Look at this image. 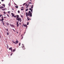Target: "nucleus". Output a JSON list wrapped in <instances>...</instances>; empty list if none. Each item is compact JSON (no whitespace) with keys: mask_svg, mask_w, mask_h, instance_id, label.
Instances as JSON below:
<instances>
[{"mask_svg":"<svg viewBox=\"0 0 64 64\" xmlns=\"http://www.w3.org/2000/svg\"><path fill=\"white\" fill-rule=\"evenodd\" d=\"M4 20V19L3 18H2V19L1 20L2 21H3Z\"/></svg>","mask_w":64,"mask_h":64,"instance_id":"obj_21","label":"nucleus"},{"mask_svg":"<svg viewBox=\"0 0 64 64\" xmlns=\"http://www.w3.org/2000/svg\"><path fill=\"white\" fill-rule=\"evenodd\" d=\"M12 42H13L14 43V42H14V41H13V40H12Z\"/></svg>","mask_w":64,"mask_h":64,"instance_id":"obj_42","label":"nucleus"},{"mask_svg":"<svg viewBox=\"0 0 64 64\" xmlns=\"http://www.w3.org/2000/svg\"><path fill=\"white\" fill-rule=\"evenodd\" d=\"M10 26L11 27H12V28L14 27V26L13 24H10Z\"/></svg>","mask_w":64,"mask_h":64,"instance_id":"obj_6","label":"nucleus"},{"mask_svg":"<svg viewBox=\"0 0 64 64\" xmlns=\"http://www.w3.org/2000/svg\"><path fill=\"white\" fill-rule=\"evenodd\" d=\"M21 44V43L20 42L19 44V46H20Z\"/></svg>","mask_w":64,"mask_h":64,"instance_id":"obj_19","label":"nucleus"},{"mask_svg":"<svg viewBox=\"0 0 64 64\" xmlns=\"http://www.w3.org/2000/svg\"><path fill=\"white\" fill-rule=\"evenodd\" d=\"M6 24L8 25V26L9 25V24L8 23V22H7L6 23Z\"/></svg>","mask_w":64,"mask_h":64,"instance_id":"obj_13","label":"nucleus"},{"mask_svg":"<svg viewBox=\"0 0 64 64\" xmlns=\"http://www.w3.org/2000/svg\"><path fill=\"white\" fill-rule=\"evenodd\" d=\"M1 3V2H0V4Z\"/></svg>","mask_w":64,"mask_h":64,"instance_id":"obj_52","label":"nucleus"},{"mask_svg":"<svg viewBox=\"0 0 64 64\" xmlns=\"http://www.w3.org/2000/svg\"><path fill=\"white\" fill-rule=\"evenodd\" d=\"M2 6H4V7H5V5L4 4H2Z\"/></svg>","mask_w":64,"mask_h":64,"instance_id":"obj_14","label":"nucleus"},{"mask_svg":"<svg viewBox=\"0 0 64 64\" xmlns=\"http://www.w3.org/2000/svg\"><path fill=\"white\" fill-rule=\"evenodd\" d=\"M12 30H14L13 29H12Z\"/></svg>","mask_w":64,"mask_h":64,"instance_id":"obj_50","label":"nucleus"},{"mask_svg":"<svg viewBox=\"0 0 64 64\" xmlns=\"http://www.w3.org/2000/svg\"><path fill=\"white\" fill-rule=\"evenodd\" d=\"M28 6L29 5V4H28Z\"/></svg>","mask_w":64,"mask_h":64,"instance_id":"obj_47","label":"nucleus"},{"mask_svg":"<svg viewBox=\"0 0 64 64\" xmlns=\"http://www.w3.org/2000/svg\"><path fill=\"white\" fill-rule=\"evenodd\" d=\"M19 16L18 15H16V19H17L18 18H19Z\"/></svg>","mask_w":64,"mask_h":64,"instance_id":"obj_9","label":"nucleus"},{"mask_svg":"<svg viewBox=\"0 0 64 64\" xmlns=\"http://www.w3.org/2000/svg\"><path fill=\"white\" fill-rule=\"evenodd\" d=\"M32 0H30V1H31Z\"/></svg>","mask_w":64,"mask_h":64,"instance_id":"obj_51","label":"nucleus"},{"mask_svg":"<svg viewBox=\"0 0 64 64\" xmlns=\"http://www.w3.org/2000/svg\"><path fill=\"white\" fill-rule=\"evenodd\" d=\"M28 8H27V9L26 10V11H28Z\"/></svg>","mask_w":64,"mask_h":64,"instance_id":"obj_24","label":"nucleus"},{"mask_svg":"<svg viewBox=\"0 0 64 64\" xmlns=\"http://www.w3.org/2000/svg\"><path fill=\"white\" fill-rule=\"evenodd\" d=\"M15 7H16V8H18V6H15Z\"/></svg>","mask_w":64,"mask_h":64,"instance_id":"obj_20","label":"nucleus"},{"mask_svg":"<svg viewBox=\"0 0 64 64\" xmlns=\"http://www.w3.org/2000/svg\"><path fill=\"white\" fill-rule=\"evenodd\" d=\"M14 30V32H15V30Z\"/></svg>","mask_w":64,"mask_h":64,"instance_id":"obj_46","label":"nucleus"},{"mask_svg":"<svg viewBox=\"0 0 64 64\" xmlns=\"http://www.w3.org/2000/svg\"><path fill=\"white\" fill-rule=\"evenodd\" d=\"M14 43L15 44H16L18 43V41L17 40H16V41L15 42H14Z\"/></svg>","mask_w":64,"mask_h":64,"instance_id":"obj_3","label":"nucleus"},{"mask_svg":"<svg viewBox=\"0 0 64 64\" xmlns=\"http://www.w3.org/2000/svg\"><path fill=\"white\" fill-rule=\"evenodd\" d=\"M4 14H6V12H3Z\"/></svg>","mask_w":64,"mask_h":64,"instance_id":"obj_17","label":"nucleus"},{"mask_svg":"<svg viewBox=\"0 0 64 64\" xmlns=\"http://www.w3.org/2000/svg\"><path fill=\"white\" fill-rule=\"evenodd\" d=\"M21 17H22V15H21Z\"/></svg>","mask_w":64,"mask_h":64,"instance_id":"obj_48","label":"nucleus"},{"mask_svg":"<svg viewBox=\"0 0 64 64\" xmlns=\"http://www.w3.org/2000/svg\"><path fill=\"white\" fill-rule=\"evenodd\" d=\"M28 3H29V4H32V3L31 2H29Z\"/></svg>","mask_w":64,"mask_h":64,"instance_id":"obj_28","label":"nucleus"},{"mask_svg":"<svg viewBox=\"0 0 64 64\" xmlns=\"http://www.w3.org/2000/svg\"><path fill=\"white\" fill-rule=\"evenodd\" d=\"M12 14V17H14V14L12 13V14Z\"/></svg>","mask_w":64,"mask_h":64,"instance_id":"obj_8","label":"nucleus"},{"mask_svg":"<svg viewBox=\"0 0 64 64\" xmlns=\"http://www.w3.org/2000/svg\"><path fill=\"white\" fill-rule=\"evenodd\" d=\"M32 9L31 8H29V10H31V12H32L31 13V12L30 11H29L28 13V12H26V15L27 17V19L28 20V21L29 20H30V18H29L28 17V16H29V17H32Z\"/></svg>","mask_w":64,"mask_h":64,"instance_id":"obj_1","label":"nucleus"},{"mask_svg":"<svg viewBox=\"0 0 64 64\" xmlns=\"http://www.w3.org/2000/svg\"><path fill=\"white\" fill-rule=\"evenodd\" d=\"M27 24L28 25L29 24V22H28Z\"/></svg>","mask_w":64,"mask_h":64,"instance_id":"obj_23","label":"nucleus"},{"mask_svg":"<svg viewBox=\"0 0 64 64\" xmlns=\"http://www.w3.org/2000/svg\"><path fill=\"white\" fill-rule=\"evenodd\" d=\"M2 16V19H3V17Z\"/></svg>","mask_w":64,"mask_h":64,"instance_id":"obj_32","label":"nucleus"},{"mask_svg":"<svg viewBox=\"0 0 64 64\" xmlns=\"http://www.w3.org/2000/svg\"><path fill=\"white\" fill-rule=\"evenodd\" d=\"M33 5H32V6H31V8L32 9V8H33Z\"/></svg>","mask_w":64,"mask_h":64,"instance_id":"obj_18","label":"nucleus"},{"mask_svg":"<svg viewBox=\"0 0 64 64\" xmlns=\"http://www.w3.org/2000/svg\"><path fill=\"white\" fill-rule=\"evenodd\" d=\"M17 33H18V32H17Z\"/></svg>","mask_w":64,"mask_h":64,"instance_id":"obj_54","label":"nucleus"},{"mask_svg":"<svg viewBox=\"0 0 64 64\" xmlns=\"http://www.w3.org/2000/svg\"><path fill=\"white\" fill-rule=\"evenodd\" d=\"M3 22V23H4V22L3 21V22Z\"/></svg>","mask_w":64,"mask_h":64,"instance_id":"obj_53","label":"nucleus"},{"mask_svg":"<svg viewBox=\"0 0 64 64\" xmlns=\"http://www.w3.org/2000/svg\"><path fill=\"white\" fill-rule=\"evenodd\" d=\"M19 24H21V22H19Z\"/></svg>","mask_w":64,"mask_h":64,"instance_id":"obj_41","label":"nucleus"},{"mask_svg":"<svg viewBox=\"0 0 64 64\" xmlns=\"http://www.w3.org/2000/svg\"><path fill=\"white\" fill-rule=\"evenodd\" d=\"M16 49H14V50H13V51H12V52H14V51H16Z\"/></svg>","mask_w":64,"mask_h":64,"instance_id":"obj_12","label":"nucleus"},{"mask_svg":"<svg viewBox=\"0 0 64 64\" xmlns=\"http://www.w3.org/2000/svg\"><path fill=\"white\" fill-rule=\"evenodd\" d=\"M12 10H14V9H13V8H12Z\"/></svg>","mask_w":64,"mask_h":64,"instance_id":"obj_44","label":"nucleus"},{"mask_svg":"<svg viewBox=\"0 0 64 64\" xmlns=\"http://www.w3.org/2000/svg\"><path fill=\"white\" fill-rule=\"evenodd\" d=\"M2 16V14H0V17H1V16Z\"/></svg>","mask_w":64,"mask_h":64,"instance_id":"obj_29","label":"nucleus"},{"mask_svg":"<svg viewBox=\"0 0 64 64\" xmlns=\"http://www.w3.org/2000/svg\"><path fill=\"white\" fill-rule=\"evenodd\" d=\"M9 50H11V51H12V48H9Z\"/></svg>","mask_w":64,"mask_h":64,"instance_id":"obj_7","label":"nucleus"},{"mask_svg":"<svg viewBox=\"0 0 64 64\" xmlns=\"http://www.w3.org/2000/svg\"><path fill=\"white\" fill-rule=\"evenodd\" d=\"M26 4V3H24V4H23V6H24V5H25V4Z\"/></svg>","mask_w":64,"mask_h":64,"instance_id":"obj_22","label":"nucleus"},{"mask_svg":"<svg viewBox=\"0 0 64 64\" xmlns=\"http://www.w3.org/2000/svg\"><path fill=\"white\" fill-rule=\"evenodd\" d=\"M4 23H3V25L4 26Z\"/></svg>","mask_w":64,"mask_h":64,"instance_id":"obj_39","label":"nucleus"},{"mask_svg":"<svg viewBox=\"0 0 64 64\" xmlns=\"http://www.w3.org/2000/svg\"><path fill=\"white\" fill-rule=\"evenodd\" d=\"M3 8H4V7H3V6H1V7H0V9H3Z\"/></svg>","mask_w":64,"mask_h":64,"instance_id":"obj_11","label":"nucleus"},{"mask_svg":"<svg viewBox=\"0 0 64 64\" xmlns=\"http://www.w3.org/2000/svg\"><path fill=\"white\" fill-rule=\"evenodd\" d=\"M22 45L23 46H22V49L24 50H25V47L24 46V44H22Z\"/></svg>","mask_w":64,"mask_h":64,"instance_id":"obj_4","label":"nucleus"},{"mask_svg":"<svg viewBox=\"0 0 64 64\" xmlns=\"http://www.w3.org/2000/svg\"><path fill=\"white\" fill-rule=\"evenodd\" d=\"M24 27H27V25L24 24Z\"/></svg>","mask_w":64,"mask_h":64,"instance_id":"obj_10","label":"nucleus"},{"mask_svg":"<svg viewBox=\"0 0 64 64\" xmlns=\"http://www.w3.org/2000/svg\"><path fill=\"white\" fill-rule=\"evenodd\" d=\"M16 22L17 23L16 25L17 26V27H18V26H19V24H18V22Z\"/></svg>","mask_w":64,"mask_h":64,"instance_id":"obj_5","label":"nucleus"},{"mask_svg":"<svg viewBox=\"0 0 64 64\" xmlns=\"http://www.w3.org/2000/svg\"><path fill=\"white\" fill-rule=\"evenodd\" d=\"M28 4H26V6H27Z\"/></svg>","mask_w":64,"mask_h":64,"instance_id":"obj_40","label":"nucleus"},{"mask_svg":"<svg viewBox=\"0 0 64 64\" xmlns=\"http://www.w3.org/2000/svg\"><path fill=\"white\" fill-rule=\"evenodd\" d=\"M10 12L8 11V14H10Z\"/></svg>","mask_w":64,"mask_h":64,"instance_id":"obj_30","label":"nucleus"},{"mask_svg":"<svg viewBox=\"0 0 64 64\" xmlns=\"http://www.w3.org/2000/svg\"><path fill=\"white\" fill-rule=\"evenodd\" d=\"M4 16H6L5 15V14H4Z\"/></svg>","mask_w":64,"mask_h":64,"instance_id":"obj_55","label":"nucleus"},{"mask_svg":"<svg viewBox=\"0 0 64 64\" xmlns=\"http://www.w3.org/2000/svg\"><path fill=\"white\" fill-rule=\"evenodd\" d=\"M14 4H15V5L16 6L17 5V4H16L15 3H14Z\"/></svg>","mask_w":64,"mask_h":64,"instance_id":"obj_43","label":"nucleus"},{"mask_svg":"<svg viewBox=\"0 0 64 64\" xmlns=\"http://www.w3.org/2000/svg\"><path fill=\"white\" fill-rule=\"evenodd\" d=\"M24 10V9H23V8H22L21 9V10Z\"/></svg>","mask_w":64,"mask_h":64,"instance_id":"obj_34","label":"nucleus"},{"mask_svg":"<svg viewBox=\"0 0 64 64\" xmlns=\"http://www.w3.org/2000/svg\"><path fill=\"white\" fill-rule=\"evenodd\" d=\"M22 8H24V7H22Z\"/></svg>","mask_w":64,"mask_h":64,"instance_id":"obj_45","label":"nucleus"},{"mask_svg":"<svg viewBox=\"0 0 64 64\" xmlns=\"http://www.w3.org/2000/svg\"><path fill=\"white\" fill-rule=\"evenodd\" d=\"M6 18V16H4V18Z\"/></svg>","mask_w":64,"mask_h":64,"instance_id":"obj_36","label":"nucleus"},{"mask_svg":"<svg viewBox=\"0 0 64 64\" xmlns=\"http://www.w3.org/2000/svg\"><path fill=\"white\" fill-rule=\"evenodd\" d=\"M22 36V35L21 36Z\"/></svg>","mask_w":64,"mask_h":64,"instance_id":"obj_56","label":"nucleus"},{"mask_svg":"<svg viewBox=\"0 0 64 64\" xmlns=\"http://www.w3.org/2000/svg\"><path fill=\"white\" fill-rule=\"evenodd\" d=\"M2 2H4V0H1Z\"/></svg>","mask_w":64,"mask_h":64,"instance_id":"obj_35","label":"nucleus"},{"mask_svg":"<svg viewBox=\"0 0 64 64\" xmlns=\"http://www.w3.org/2000/svg\"><path fill=\"white\" fill-rule=\"evenodd\" d=\"M2 10L4 11V10H5V9H4H4H2Z\"/></svg>","mask_w":64,"mask_h":64,"instance_id":"obj_15","label":"nucleus"},{"mask_svg":"<svg viewBox=\"0 0 64 64\" xmlns=\"http://www.w3.org/2000/svg\"><path fill=\"white\" fill-rule=\"evenodd\" d=\"M16 20H18L19 22V21L20 22H22V20H21V18H18L16 19Z\"/></svg>","mask_w":64,"mask_h":64,"instance_id":"obj_2","label":"nucleus"},{"mask_svg":"<svg viewBox=\"0 0 64 64\" xmlns=\"http://www.w3.org/2000/svg\"><path fill=\"white\" fill-rule=\"evenodd\" d=\"M23 37H22L21 38L22 39H22L23 38Z\"/></svg>","mask_w":64,"mask_h":64,"instance_id":"obj_33","label":"nucleus"},{"mask_svg":"<svg viewBox=\"0 0 64 64\" xmlns=\"http://www.w3.org/2000/svg\"><path fill=\"white\" fill-rule=\"evenodd\" d=\"M6 30H7L8 31V29H6Z\"/></svg>","mask_w":64,"mask_h":64,"instance_id":"obj_37","label":"nucleus"},{"mask_svg":"<svg viewBox=\"0 0 64 64\" xmlns=\"http://www.w3.org/2000/svg\"><path fill=\"white\" fill-rule=\"evenodd\" d=\"M18 13H20V10H18Z\"/></svg>","mask_w":64,"mask_h":64,"instance_id":"obj_26","label":"nucleus"},{"mask_svg":"<svg viewBox=\"0 0 64 64\" xmlns=\"http://www.w3.org/2000/svg\"><path fill=\"white\" fill-rule=\"evenodd\" d=\"M8 6H10V3H9V4H8Z\"/></svg>","mask_w":64,"mask_h":64,"instance_id":"obj_16","label":"nucleus"},{"mask_svg":"<svg viewBox=\"0 0 64 64\" xmlns=\"http://www.w3.org/2000/svg\"><path fill=\"white\" fill-rule=\"evenodd\" d=\"M0 21H1V19H0Z\"/></svg>","mask_w":64,"mask_h":64,"instance_id":"obj_49","label":"nucleus"},{"mask_svg":"<svg viewBox=\"0 0 64 64\" xmlns=\"http://www.w3.org/2000/svg\"><path fill=\"white\" fill-rule=\"evenodd\" d=\"M9 34L8 32L7 33V34L8 35Z\"/></svg>","mask_w":64,"mask_h":64,"instance_id":"obj_27","label":"nucleus"},{"mask_svg":"<svg viewBox=\"0 0 64 64\" xmlns=\"http://www.w3.org/2000/svg\"><path fill=\"white\" fill-rule=\"evenodd\" d=\"M14 18H16V16H14Z\"/></svg>","mask_w":64,"mask_h":64,"instance_id":"obj_25","label":"nucleus"},{"mask_svg":"<svg viewBox=\"0 0 64 64\" xmlns=\"http://www.w3.org/2000/svg\"><path fill=\"white\" fill-rule=\"evenodd\" d=\"M7 15L8 16V17H9V16L8 14H7Z\"/></svg>","mask_w":64,"mask_h":64,"instance_id":"obj_38","label":"nucleus"},{"mask_svg":"<svg viewBox=\"0 0 64 64\" xmlns=\"http://www.w3.org/2000/svg\"><path fill=\"white\" fill-rule=\"evenodd\" d=\"M27 7L26 8H28V5H27Z\"/></svg>","mask_w":64,"mask_h":64,"instance_id":"obj_31","label":"nucleus"}]
</instances>
